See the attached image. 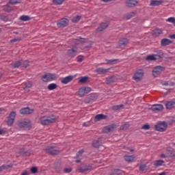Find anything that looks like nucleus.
Listing matches in <instances>:
<instances>
[{"instance_id": "nucleus-1", "label": "nucleus", "mask_w": 175, "mask_h": 175, "mask_svg": "<svg viewBox=\"0 0 175 175\" xmlns=\"http://www.w3.org/2000/svg\"><path fill=\"white\" fill-rule=\"evenodd\" d=\"M57 118L54 115L49 116H42L40 118V122L42 125H50V124H53L55 122Z\"/></svg>"}, {"instance_id": "nucleus-27", "label": "nucleus", "mask_w": 175, "mask_h": 175, "mask_svg": "<svg viewBox=\"0 0 175 175\" xmlns=\"http://www.w3.org/2000/svg\"><path fill=\"white\" fill-rule=\"evenodd\" d=\"M107 116L104 115V114H97L96 116H95V121H100V120H106L107 118Z\"/></svg>"}, {"instance_id": "nucleus-10", "label": "nucleus", "mask_w": 175, "mask_h": 175, "mask_svg": "<svg viewBox=\"0 0 175 175\" xmlns=\"http://www.w3.org/2000/svg\"><path fill=\"white\" fill-rule=\"evenodd\" d=\"M67 55L70 58H73L77 55V48H72L67 51Z\"/></svg>"}, {"instance_id": "nucleus-22", "label": "nucleus", "mask_w": 175, "mask_h": 175, "mask_svg": "<svg viewBox=\"0 0 175 175\" xmlns=\"http://www.w3.org/2000/svg\"><path fill=\"white\" fill-rule=\"evenodd\" d=\"M172 42V40L167 38H164L161 40V44L163 46H169V44H171Z\"/></svg>"}, {"instance_id": "nucleus-4", "label": "nucleus", "mask_w": 175, "mask_h": 175, "mask_svg": "<svg viewBox=\"0 0 175 175\" xmlns=\"http://www.w3.org/2000/svg\"><path fill=\"white\" fill-rule=\"evenodd\" d=\"M57 79V75L53 73H46L42 77V80L45 83L47 81H53V80H55Z\"/></svg>"}, {"instance_id": "nucleus-25", "label": "nucleus", "mask_w": 175, "mask_h": 175, "mask_svg": "<svg viewBox=\"0 0 175 175\" xmlns=\"http://www.w3.org/2000/svg\"><path fill=\"white\" fill-rule=\"evenodd\" d=\"M31 152H32V150H27V149L25 148H22L20 150V154H21L22 155H26L27 157H28V155H30Z\"/></svg>"}, {"instance_id": "nucleus-52", "label": "nucleus", "mask_w": 175, "mask_h": 175, "mask_svg": "<svg viewBox=\"0 0 175 175\" xmlns=\"http://www.w3.org/2000/svg\"><path fill=\"white\" fill-rule=\"evenodd\" d=\"M30 171L31 172V173H33V174H35V173H38V167H32L30 170Z\"/></svg>"}, {"instance_id": "nucleus-54", "label": "nucleus", "mask_w": 175, "mask_h": 175, "mask_svg": "<svg viewBox=\"0 0 175 175\" xmlns=\"http://www.w3.org/2000/svg\"><path fill=\"white\" fill-rule=\"evenodd\" d=\"M83 90L85 91V94H90V92H91L90 88H83Z\"/></svg>"}, {"instance_id": "nucleus-29", "label": "nucleus", "mask_w": 175, "mask_h": 175, "mask_svg": "<svg viewBox=\"0 0 175 175\" xmlns=\"http://www.w3.org/2000/svg\"><path fill=\"white\" fill-rule=\"evenodd\" d=\"M162 33V29H156L152 31V35L153 36H159Z\"/></svg>"}, {"instance_id": "nucleus-63", "label": "nucleus", "mask_w": 175, "mask_h": 175, "mask_svg": "<svg viewBox=\"0 0 175 175\" xmlns=\"http://www.w3.org/2000/svg\"><path fill=\"white\" fill-rule=\"evenodd\" d=\"M175 83L174 82H170L168 85H170L171 87L174 86Z\"/></svg>"}, {"instance_id": "nucleus-35", "label": "nucleus", "mask_w": 175, "mask_h": 175, "mask_svg": "<svg viewBox=\"0 0 175 175\" xmlns=\"http://www.w3.org/2000/svg\"><path fill=\"white\" fill-rule=\"evenodd\" d=\"M124 107V105L120 104L119 105H113L112 106V110H113V111H117L118 110H121V109H122Z\"/></svg>"}, {"instance_id": "nucleus-41", "label": "nucleus", "mask_w": 175, "mask_h": 175, "mask_svg": "<svg viewBox=\"0 0 175 175\" xmlns=\"http://www.w3.org/2000/svg\"><path fill=\"white\" fill-rule=\"evenodd\" d=\"M157 54H155L154 55H156V57H157L158 59L162 58V57L163 56V53L162 52V51L159 50L157 51Z\"/></svg>"}, {"instance_id": "nucleus-42", "label": "nucleus", "mask_w": 175, "mask_h": 175, "mask_svg": "<svg viewBox=\"0 0 175 175\" xmlns=\"http://www.w3.org/2000/svg\"><path fill=\"white\" fill-rule=\"evenodd\" d=\"M85 95V92L84 90V88H81L79 90V96H84Z\"/></svg>"}, {"instance_id": "nucleus-3", "label": "nucleus", "mask_w": 175, "mask_h": 175, "mask_svg": "<svg viewBox=\"0 0 175 175\" xmlns=\"http://www.w3.org/2000/svg\"><path fill=\"white\" fill-rule=\"evenodd\" d=\"M19 128L23 129H28V128H31V120L29 119H24L21 120L18 124Z\"/></svg>"}, {"instance_id": "nucleus-60", "label": "nucleus", "mask_w": 175, "mask_h": 175, "mask_svg": "<svg viewBox=\"0 0 175 175\" xmlns=\"http://www.w3.org/2000/svg\"><path fill=\"white\" fill-rule=\"evenodd\" d=\"M29 174V172L25 170L22 172L21 175H28Z\"/></svg>"}, {"instance_id": "nucleus-11", "label": "nucleus", "mask_w": 175, "mask_h": 175, "mask_svg": "<svg viewBox=\"0 0 175 175\" xmlns=\"http://www.w3.org/2000/svg\"><path fill=\"white\" fill-rule=\"evenodd\" d=\"M107 27H109V22L101 23L96 31V32H102V31H105Z\"/></svg>"}, {"instance_id": "nucleus-32", "label": "nucleus", "mask_w": 175, "mask_h": 175, "mask_svg": "<svg viewBox=\"0 0 175 175\" xmlns=\"http://www.w3.org/2000/svg\"><path fill=\"white\" fill-rule=\"evenodd\" d=\"M3 10L9 13L13 10V8L9 5H5L3 6Z\"/></svg>"}, {"instance_id": "nucleus-36", "label": "nucleus", "mask_w": 175, "mask_h": 175, "mask_svg": "<svg viewBox=\"0 0 175 175\" xmlns=\"http://www.w3.org/2000/svg\"><path fill=\"white\" fill-rule=\"evenodd\" d=\"M156 59H158L156 55H150L146 57V61H156Z\"/></svg>"}, {"instance_id": "nucleus-46", "label": "nucleus", "mask_w": 175, "mask_h": 175, "mask_svg": "<svg viewBox=\"0 0 175 175\" xmlns=\"http://www.w3.org/2000/svg\"><path fill=\"white\" fill-rule=\"evenodd\" d=\"M107 64H109L110 65H113L114 64L117 63L118 59H107L106 60Z\"/></svg>"}, {"instance_id": "nucleus-31", "label": "nucleus", "mask_w": 175, "mask_h": 175, "mask_svg": "<svg viewBox=\"0 0 175 175\" xmlns=\"http://www.w3.org/2000/svg\"><path fill=\"white\" fill-rule=\"evenodd\" d=\"M12 66L14 69L20 68V66H21V60H18V61L15 62L14 63H13L12 64Z\"/></svg>"}, {"instance_id": "nucleus-17", "label": "nucleus", "mask_w": 175, "mask_h": 175, "mask_svg": "<svg viewBox=\"0 0 175 175\" xmlns=\"http://www.w3.org/2000/svg\"><path fill=\"white\" fill-rule=\"evenodd\" d=\"M72 80H73V76L70 75L64 78H62L61 83H62V84H68V83H70Z\"/></svg>"}, {"instance_id": "nucleus-13", "label": "nucleus", "mask_w": 175, "mask_h": 175, "mask_svg": "<svg viewBox=\"0 0 175 175\" xmlns=\"http://www.w3.org/2000/svg\"><path fill=\"white\" fill-rule=\"evenodd\" d=\"M35 111L33 109H29V107L22 108L20 110L21 114H32Z\"/></svg>"}, {"instance_id": "nucleus-15", "label": "nucleus", "mask_w": 175, "mask_h": 175, "mask_svg": "<svg viewBox=\"0 0 175 175\" xmlns=\"http://www.w3.org/2000/svg\"><path fill=\"white\" fill-rule=\"evenodd\" d=\"M80 173H84V172H90L92 170V167L91 165H83L78 169Z\"/></svg>"}, {"instance_id": "nucleus-14", "label": "nucleus", "mask_w": 175, "mask_h": 175, "mask_svg": "<svg viewBox=\"0 0 175 175\" xmlns=\"http://www.w3.org/2000/svg\"><path fill=\"white\" fill-rule=\"evenodd\" d=\"M139 3V1L137 0H127L126 1V5L128 6V8H135L137 4Z\"/></svg>"}, {"instance_id": "nucleus-37", "label": "nucleus", "mask_w": 175, "mask_h": 175, "mask_svg": "<svg viewBox=\"0 0 175 175\" xmlns=\"http://www.w3.org/2000/svg\"><path fill=\"white\" fill-rule=\"evenodd\" d=\"M19 20H21V21H29V20H31V18L29 16L23 15L20 16Z\"/></svg>"}, {"instance_id": "nucleus-30", "label": "nucleus", "mask_w": 175, "mask_h": 175, "mask_svg": "<svg viewBox=\"0 0 175 175\" xmlns=\"http://www.w3.org/2000/svg\"><path fill=\"white\" fill-rule=\"evenodd\" d=\"M31 87H32V82L29 81L25 83V86L23 87V89L26 91V92H29V90L28 88H31Z\"/></svg>"}, {"instance_id": "nucleus-9", "label": "nucleus", "mask_w": 175, "mask_h": 175, "mask_svg": "<svg viewBox=\"0 0 175 175\" xmlns=\"http://www.w3.org/2000/svg\"><path fill=\"white\" fill-rule=\"evenodd\" d=\"M16 118V112L12 111L10 113L8 120L7 121L8 125L9 126H11V125H13V122H14V119Z\"/></svg>"}, {"instance_id": "nucleus-23", "label": "nucleus", "mask_w": 175, "mask_h": 175, "mask_svg": "<svg viewBox=\"0 0 175 175\" xmlns=\"http://www.w3.org/2000/svg\"><path fill=\"white\" fill-rule=\"evenodd\" d=\"M129 43V40L127 38H122L119 40V46L122 47V46H126Z\"/></svg>"}, {"instance_id": "nucleus-2", "label": "nucleus", "mask_w": 175, "mask_h": 175, "mask_svg": "<svg viewBox=\"0 0 175 175\" xmlns=\"http://www.w3.org/2000/svg\"><path fill=\"white\" fill-rule=\"evenodd\" d=\"M154 129L157 132H165L167 129V123L166 122H160L157 124H155Z\"/></svg>"}, {"instance_id": "nucleus-50", "label": "nucleus", "mask_w": 175, "mask_h": 175, "mask_svg": "<svg viewBox=\"0 0 175 175\" xmlns=\"http://www.w3.org/2000/svg\"><path fill=\"white\" fill-rule=\"evenodd\" d=\"M65 0H53V3L55 5H62Z\"/></svg>"}, {"instance_id": "nucleus-12", "label": "nucleus", "mask_w": 175, "mask_h": 175, "mask_svg": "<svg viewBox=\"0 0 175 175\" xmlns=\"http://www.w3.org/2000/svg\"><path fill=\"white\" fill-rule=\"evenodd\" d=\"M162 70H163V67L161 66L154 67L152 70V76H154V77H157L158 76V73H161Z\"/></svg>"}, {"instance_id": "nucleus-19", "label": "nucleus", "mask_w": 175, "mask_h": 175, "mask_svg": "<svg viewBox=\"0 0 175 175\" xmlns=\"http://www.w3.org/2000/svg\"><path fill=\"white\" fill-rule=\"evenodd\" d=\"M163 0H152L150 3V6H159L162 5Z\"/></svg>"}, {"instance_id": "nucleus-28", "label": "nucleus", "mask_w": 175, "mask_h": 175, "mask_svg": "<svg viewBox=\"0 0 175 175\" xmlns=\"http://www.w3.org/2000/svg\"><path fill=\"white\" fill-rule=\"evenodd\" d=\"M166 152L170 157H173L175 156L174 151L173 150V148H168L166 149Z\"/></svg>"}, {"instance_id": "nucleus-8", "label": "nucleus", "mask_w": 175, "mask_h": 175, "mask_svg": "<svg viewBox=\"0 0 175 175\" xmlns=\"http://www.w3.org/2000/svg\"><path fill=\"white\" fill-rule=\"evenodd\" d=\"M150 110L154 113H159V111H162L163 110V105L161 104L153 105L150 107Z\"/></svg>"}, {"instance_id": "nucleus-48", "label": "nucleus", "mask_w": 175, "mask_h": 175, "mask_svg": "<svg viewBox=\"0 0 175 175\" xmlns=\"http://www.w3.org/2000/svg\"><path fill=\"white\" fill-rule=\"evenodd\" d=\"M139 170L142 172H146L147 170V165L146 164H142L139 166Z\"/></svg>"}, {"instance_id": "nucleus-26", "label": "nucleus", "mask_w": 175, "mask_h": 175, "mask_svg": "<svg viewBox=\"0 0 175 175\" xmlns=\"http://www.w3.org/2000/svg\"><path fill=\"white\" fill-rule=\"evenodd\" d=\"M122 170L119 169H113L111 171V175H122Z\"/></svg>"}, {"instance_id": "nucleus-58", "label": "nucleus", "mask_w": 175, "mask_h": 175, "mask_svg": "<svg viewBox=\"0 0 175 175\" xmlns=\"http://www.w3.org/2000/svg\"><path fill=\"white\" fill-rule=\"evenodd\" d=\"M1 20H2L3 21L7 22V21H8L9 18H8V16H1Z\"/></svg>"}, {"instance_id": "nucleus-16", "label": "nucleus", "mask_w": 175, "mask_h": 175, "mask_svg": "<svg viewBox=\"0 0 175 175\" xmlns=\"http://www.w3.org/2000/svg\"><path fill=\"white\" fill-rule=\"evenodd\" d=\"M114 128H116V124L108 125L103 129L104 133H109V132H111V131H114Z\"/></svg>"}, {"instance_id": "nucleus-38", "label": "nucleus", "mask_w": 175, "mask_h": 175, "mask_svg": "<svg viewBox=\"0 0 175 175\" xmlns=\"http://www.w3.org/2000/svg\"><path fill=\"white\" fill-rule=\"evenodd\" d=\"M133 159H135V157L133 155L124 156V160L126 162H133Z\"/></svg>"}, {"instance_id": "nucleus-57", "label": "nucleus", "mask_w": 175, "mask_h": 175, "mask_svg": "<svg viewBox=\"0 0 175 175\" xmlns=\"http://www.w3.org/2000/svg\"><path fill=\"white\" fill-rule=\"evenodd\" d=\"M64 172V173H70V172H72V168H65Z\"/></svg>"}, {"instance_id": "nucleus-56", "label": "nucleus", "mask_w": 175, "mask_h": 175, "mask_svg": "<svg viewBox=\"0 0 175 175\" xmlns=\"http://www.w3.org/2000/svg\"><path fill=\"white\" fill-rule=\"evenodd\" d=\"M74 42L75 44H80V43H81L83 41H81V38H80V39H75Z\"/></svg>"}, {"instance_id": "nucleus-33", "label": "nucleus", "mask_w": 175, "mask_h": 175, "mask_svg": "<svg viewBox=\"0 0 175 175\" xmlns=\"http://www.w3.org/2000/svg\"><path fill=\"white\" fill-rule=\"evenodd\" d=\"M165 163L163 160H157L154 161V165L156 167H159V166H162Z\"/></svg>"}, {"instance_id": "nucleus-55", "label": "nucleus", "mask_w": 175, "mask_h": 175, "mask_svg": "<svg viewBox=\"0 0 175 175\" xmlns=\"http://www.w3.org/2000/svg\"><path fill=\"white\" fill-rule=\"evenodd\" d=\"M142 129L148 131V129H150V126L148 124H144V126H142Z\"/></svg>"}, {"instance_id": "nucleus-18", "label": "nucleus", "mask_w": 175, "mask_h": 175, "mask_svg": "<svg viewBox=\"0 0 175 175\" xmlns=\"http://www.w3.org/2000/svg\"><path fill=\"white\" fill-rule=\"evenodd\" d=\"M109 70H110V68H98L95 70V72L98 73V75H105V73H107Z\"/></svg>"}, {"instance_id": "nucleus-53", "label": "nucleus", "mask_w": 175, "mask_h": 175, "mask_svg": "<svg viewBox=\"0 0 175 175\" xmlns=\"http://www.w3.org/2000/svg\"><path fill=\"white\" fill-rule=\"evenodd\" d=\"M84 153L83 150H79L78 152L77 153V157L79 158V157H81L83 154Z\"/></svg>"}, {"instance_id": "nucleus-43", "label": "nucleus", "mask_w": 175, "mask_h": 175, "mask_svg": "<svg viewBox=\"0 0 175 175\" xmlns=\"http://www.w3.org/2000/svg\"><path fill=\"white\" fill-rule=\"evenodd\" d=\"M88 81V77H82L80 78L79 82L84 83H87Z\"/></svg>"}, {"instance_id": "nucleus-64", "label": "nucleus", "mask_w": 175, "mask_h": 175, "mask_svg": "<svg viewBox=\"0 0 175 175\" xmlns=\"http://www.w3.org/2000/svg\"><path fill=\"white\" fill-rule=\"evenodd\" d=\"M170 39H175V33L170 36Z\"/></svg>"}, {"instance_id": "nucleus-5", "label": "nucleus", "mask_w": 175, "mask_h": 175, "mask_svg": "<svg viewBox=\"0 0 175 175\" xmlns=\"http://www.w3.org/2000/svg\"><path fill=\"white\" fill-rule=\"evenodd\" d=\"M45 152L49 155H58L59 150L55 146H48L45 148Z\"/></svg>"}, {"instance_id": "nucleus-59", "label": "nucleus", "mask_w": 175, "mask_h": 175, "mask_svg": "<svg viewBox=\"0 0 175 175\" xmlns=\"http://www.w3.org/2000/svg\"><path fill=\"white\" fill-rule=\"evenodd\" d=\"M135 14H136L135 12H131L129 14V16H128V19L129 20V18H132V17H133V16H135Z\"/></svg>"}, {"instance_id": "nucleus-24", "label": "nucleus", "mask_w": 175, "mask_h": 175, "mask_svg": "<svg viewBox=\"0 0 175 175\" xmlns=\"http://www.w3.org/2000/svg\"><path fill=\"white\" fill-rule=\"evenodd\" d=\"M175 106V101H167L165 103V107L167 110L170 109H173V107H174Z\"/></svg>"}, {"instance_id": "nucleus-20", "label": "nucleus", "mask_w": 175, "mask_h": 175, "mask_svg": "<svg viewBox=\"0 0 175 175\" xmlns=\"http://www.w3.org/2000/svg\"><path fill=\"white\" fill-rule=\"evenodd\" d=\"M92 146L94 148H99L102 146V142L99 139H95L93 141Z\"/></svg>"}, {"instance_id": "nucleus-45", "label": "nucleus", "mask_w": 175, "mask_h": 175, "mask_svg": "<svg viewBox=\"0 0 175 175\" xmlns=\"http://www.w3.org/2000/svg\"><path fill=\"white\" fill-rule=\"evenodd\" d=\"M80 20H81V16L78 15L72 18V23H77L78 21H80Z\"/></svg>"}, {"instance_id": "nucleus-7", "label": "nucleus", "mask_w": 175, "mask_h": 175, "mask_svg": "<svg viewBox=\"0 0 175 175\" xmlns=\"http://www.w3.org/2000/svg\"><path fill=\"white\" fill-rule=\"evenodd\" d=\"M57 24L58 28H65V27H68L69 20H68V18H63L60 21H57Z\"/></svg>"}, {"instance_id": "nucleus-61", "label": "nucleus", "mask_w": 175, "mask_h": 175, "mask_svg": "<svg viewBox=\"0 0 175 175\" xmlns=\"http://www.w3.org/2000/svg\"><path fill=\"white\" fill-rule=\"evenodd\" d=\"M55 169L57 173H59L61 172V167L59 166L57 167H55Z\"/></svg>"}, {"instance_id": "nucleus-49", "label": "nucleus", "mask_w": 175, "mask_h": 175, "mask_svg": "<svg viewBox=\"0 0 175 175\" xmlns=\"http://www.w3.org/2000/svg\"><path fill=\"white\" fill-rule=\"evenodd\" d=\"M28 61H21V66L23 68H28Z\"/></svg>"}, {"instance_id": "nucleus-44", "label": "nucleus", "mask_w": 175, "mask_h": 175, "mask_svg": "<svg viewBox=\"0 0 175 175\" xmlns=\"http://www.w3.org/2000/svg\"><path fill=\"white\" fill-rule=\"evenodd\" d=\"M166 21L167 23H171L172 24H173L175 26V18L174 17L168 18L167 19H166Z\"/></svg>"}, {"instance_id": "nucleus-34", "label": "nucleus", "mask_w": 175, "mask_h": 175, "mask_svg": "<svg viewBox=\"0 0 175 175\" xmlns=\"http://www.w3.org/2000/svg\"><path fill=\"white\" fill-rule=\"evenodd\" d=\"M12 165L4 164L0 167V173L3 172V170H8V169H11Z\"/></svg>"}, {"instance_id": "nucleus-62", "label": "nucleus", "mask_w": 175, "mask_h": 175, "mask_svg": "<svg viewBox=\"0 0 175 175\" xmlns=\"http://www.w3.org/2000/svg\"><path fill=\"white\" fill-rule=\"evenodd\" d=\"M6 131L3 129L0 130V135H5Z\"/></svg>"}, {"instance_id": "nucleus-51", "label": "nucleus", "mask_w": 175, "mask_h": 175, "mask_svg": "<svg viewBox=\"0 0 175 175\" xmlns=\"http://www.w3.org/2000/svg\"><path fill=\"white\" fill-rule=\"evenodd\" d=\"M20 40H21V38H17L10 40V42L16 43V42H20Z\"/></svg>"}, {"instance_id": "nucleus-47", "label": "nucleus", "mask_w": 175, "mask_h": 175, "mask_svg": "<svg viewBox=\"0 0 175 175\" xmlns=\"http://www.w3.org/2000/svg\"><path fill=\"white\" fill-rule=\"evenodd\" d=\"M22 0H10L11 5H16V3H21Z\"/></svg>"}, {"instance_id": "nucleus-39", "label": "nucleus", "mask_w": 175, "mask_h": 175, "mask_svg": "<svg viewBox=\"0 0 175 175\" xmlns=\"http://www.w3.org/2000/svg\"><path fill=\"white\" fill-rule=\"evenodd\" d=\"M128 128H129V123L126 122L120 126V131H126Z\"/></svg>"}, {"instance_id": "nucleus-21", "label": "nucleus", "mask_w": 175, "mask_h": 175, "mask_svg": "<svg viewBox=\"0 0 175 175\" xmlns=\"http://www.w3.org/2000/svg\"><path fill=\"white\" fill-rule=\"evenodd\" d=\"M116 81H117V78H116L114 76L109 77L106 79L107 84H111L113 83H116Z\"/></svg>"}, {"instance_id": "nucleus-40", "label": "nucleus", "mask_w": 175, "mask_h": 175, "mask_svg": "<svg viewBox=\"0 0 175 175\" xmlns=\"http://www.w3.org/2000/svg\"><path fill=\"white\" fill-rule=\"evenodd\" d=\"M57 88V84L55 83H51L48 85V90L49 91H53V90H55Z\"/></svg>"}, {"instance_id": "nucleus-6", "label": "nucleus", "mask_w": 175, "mask_h": 175, "mask_svg": "<svg viewBox=\"0 0 175 175\" xmlns=\"http://www.w3.org/2000/svg\"><path fill=\"white\" fill-rule=\"evenodd\" d=\"M143 76H144V71L142 69L137 70L133 76L134 80L135 81H140L143 79Z\"/></svg>"}]
</instances>
